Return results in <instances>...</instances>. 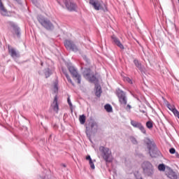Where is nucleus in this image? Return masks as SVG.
<instances>
[{
  "mask_svg": "<svg viewBox=\"0 0 179 179\" xmlns=\"http://www.w3.org/2000/svg\"><path fill=\"white\" fill-rule=\"evenodd\" d=\"M41 66H43V63H41Z\"/></svg>",
  "mask_w": 179,
  "mask_h": 179,
  "instance_id": "obj_40",
  "label": "nucleus"
},
{
  "mask_svg": "<svg viewBox=\"0 0 179 179\" xmlns=\"http://www.w3.org/2000/svg\"><path fill=\"white\" fill-rule=\"evenodd\" d=\"M111 38H112L113 43L116 45H117V47H119V48H121V50H124V45H122V43H121V41H120V39H118V38H117V36L113 35L111 36Z\"/></svg>",
  "mask_w": 179,
  "mask_h": 179,
  "instance_id": "obj_14",
  "label": "nucleus"
},
{
  "mask_svg": "<svg viewBox=\"0 0 179 179\" xmlns=\"http://www.w3.org/2000/svg\"><path fill=\"white\" fill-rule=\"evenodd\" d=\"M158 170L159 171H166V166H164V164H160L159 166H158Z\"/></svg>",
  "mask_w": 179,
  "mask_h": 179,
  "instance_id": "obj_27",
  "label": "nucleus"
},
{
  "mask_svg": "<svg viewBox=\"0 0 179 179\" xmlns=\"http://www.w3.org/2000/svg\"><path fill=\"white\" fill-rule=\"evenodd\" d=\"M132 107L131 106V105H127L126 107V110H127V111H129V110H131Z\"/></svg>",
  "mask_w": 179,
  "mask_h": 179,
  "instance_id": "obj_35",
  "label": "nucleus"
},
{
  "mask_svg": "<svg viewBox=\"0 0 179 179\" xmlns=\"http://www.w3.org/2000/svg\"><path fill=\"white\" fill-rule=\"evenodd\" d=\"M176 153V156H178V152H175Z\"/></svg>",
  "mask_w": 179,
  "mask_h": 179,
  "instance_id": "obj_39",
  "label": "nucleus"
},
{
  "mask_svg": "<svg viewBox=\"0 0 179 179\" xmlns=\"http://www.w3.org/2000/svg\"><path fill=\"white\" fill-rule=\"evenodd\" d=\"M67 103L69 105L70 107H72V102L71 101V97L69 96L67 99Z\"/></svg>",
  "mask_w": 179,
  "mask_h": 179,
  "instance_id": "obj_32",
  "label": "nucleus"
},
{
  "mask_svg": "<svg viewBox=\"0 0 179 179\" xmlns=\"http://www.w3.org/2000/svg\"><path fill=\"white\" fill-rule=\"evenodd\" d=\"M124 82H127L128 83H130V85H132V80L129 78V77H125L124 78Z\"/></svg>",
  "mask_w": 179,
  "mask_h": 179,
  "instance_id": "obj_31",
  "label": "nucleus"
},
{
  "mask_svg": "<svg viewBox=\"0 0 179 179\" xmlns=\"http://www.w3.org/2000/svg\"><path fill=\"white\" fill-rule=\"evenodd\" d=\"M68 69L72 76V78H73L75 80H77L78 85H80V83L82 82V76L78 72V69L73 66H69Z\"/></svg>",
  "mask_w": 179,
  "mask_h": 179,
  "instance_id": "obj_5",
  "label": "nucleus"
},
{
  "mask_svg": "<svg viewBox=\"0 0 179 179\" xmlns=\"http://www.w3.org/2000/svg\"><path fill=\"white\" fill-rule=\"evenodd\" d=\"M129 139L131 141V142L133 143L134 145H138V141L136 140V138L134 136H130Z\"/></svg>",
  "mask_w": 179,
  "mask_h": 179,
  "instance_id": "obj_28",
  "label": "nucleus"
},
{
  "mask_svg": "<svg viewBox=\"0 0 179 179\" xmlns=\"http://www.w3.org/2000/svg\"><path fill=\"white\" fill-rule=\"evenodd\" d=\"M99 152H101V156L106 163H111L113 162V155L110 148L101 146L99 147Z\"/></svg>",
  "mask_w": 179,
  "mask_h": 179,
  "instance_id": "obj_2",
  "label": "nucleus"
},
{
  "mask_svg": "<svg viewBox=\"0 0 179 179\" xmlns=\"http://www.w3.org/2000/svg\"><path fill=\"white\" fill-rule=\"evenodd\" d=\"M142 169L143 174L147 176V177H152V176L155 174V167H153V165L149 162H143L142 164Z\"/></svg>",
  "mask_w": 179,
  "mask_h": 179,
  "instance_id": "obj_3",
  "label": "nucleus"
},
{
  "mask_svg": "<svg viewBox=\"0 0 179 179\" xmlns=\"http://www.w3.org/2000/svg\"><path fill=\"white\" fill-rule=\"evenodd\" d=\"M41 24L43 27H45L46 30H52L54 29L52 23H41Z\"/></svg>",
  "mask_w": 179,
  "mask_h": 179,
  "instance_id": "obj_19",
  "label": "nucleus"
},
{
  "mask_svg": "<svg viewBox=\"0 0 179 179\" xmlns=\"http://www.w3.org/2000/svg\"><path fill=\"white\" fill-rule=\"evenodd\" d=\"M116 94L119 100L120 106L125 107L128 103V98L127 97V94L120 89L116 90Z\"/></svg>",
  "mask_w": 179,
  "mask_h": 179,
  "instance_id": "obj_4",
  "label": "nucleus"
},
{
  "mask_svg": "<svg viewBox=\"0 0 179 179\" xmlns=\"http://www.w3.org/2000/svg\"><path fill=\"white\" fill-rule=\"evenodd\" d=\"M104 108L107 113H111V111H113V107L110 104L105 105Z\"/></svg>",
  "mask_w": 179,
  "mask_h": 179,
  "instance_id": "obj_26",
  "label": "nucleus"
},
{
  "mask_svg": "<svg viewBox=\"0 0 179 179\" xmlns=\"http://www.w3.org/2000/svg\"><path fill=\"white\" fill-rule=\"evenodd\" d=\"M87 80H90L92 83H94V82H97V78H96L94 74H91Z\"/></svg>",
  "mask_w": 179,
  "mask_h": 179,
  "instance_id": "obj_23",
  "label": "nucleus"
},
{
  "mask_svg": "<svg viewBox=\"0 0 179 179\" xmlns=\"http://www.w3.org/2000/svg\"><path fill=\"white\" fill-rule=\"evenodd\" d=\"M38 20L39 23H47V21L43 20L41 17H38Z\"/></svg>",
  "mask_w": 179,
  "mask_h": 179,
  "instance_id": "obj_33",
  "label": "nucleus"
},
{
  "mask_svg": "<svg viewBox=\"0 0 179 179\" xmlns=\"http://www.w3.org/2000/svg\"><path fill=\"white\" fill-rule=\"evenodd\" d=\"M145 143L148 149L150 156L151 157H156L159 155V150L157 147H156V144L149 138L145 140Z\"/></svg>",
  "mask_w": 179,
  "mask_h": 179,
  "instance_id": "obj_1",
  "label": "nucleus"
},
{
  "mask_svg": "<svg viewBox=\"0 0 179 179\" xmlns=\"http://www.w3.org/2000/svg\"><path fill=\"white\" fill-rule=\"evenodd\" d=\"M169 152L171 153V155H174V153H176V149L175 148H171L169 150Z\"/></svg>",
  "mask_w": 179,
  "mask_h": 179,
  "instance_id": "obj_34",
  "label": "nucleus"
},
{
  "mask_svg": "<svg viewBox=\"0 0 179 179\" xmlns=\"http://www.w3.org/2000/svg\"><path fill=\"white\" fill-rule=\"evenodd\" d=\"M146 127L148 129H152L153 128V123L151 121H148L146 122Z\"/></svg>",
  "mask_w": 179,
  "mask_h": 179,
  "instance_id": "obj_29",
  "label": "nucleus"
},
{
  "mask_svg": "<svg viewBox=\"0 0 179 179\" xmlns=\"http://www.w3.org/2000/svg\"><path fill=\"white\" fill-rule=\"evenodd\" d=\"M44 73H45V78H50V76H51V75H52V72L48 68L45 69Z\"/></svg>",
  "mask_w": 179,
  "mask_h": 179,
  "instance_id": "obj_24",
  "label": "nucleus"
},
{
  "mask_svg": "<svg viewBox=\"0 0 179 179\" xmlns=\"http://www.w3.org/2000/svg\"><path fill=\"white\" fill-rule=\"evenodd\" d=\"M64 3H65L68 10H70L71 12L76 10V5L75 3L68 0H64Z\"/></svg>",
  "mask_w": 179,
  "mask_h": 179,
  "instance_id": "obj_10",
  "label": "nucleus"
},
{
  "mask_svg": "<svg viewBox=\"0 0 179 179\" xmlns=\"http://www.w3.org/2000/svg\"><path fill=\"white\" fill-rule=\"evenodd\" d=\"M135 176L136 179H143L141 176H136V174H135Z\"/></svg>",
  "mask_w": 179,
  "mask_h": 179,
  "instance_id": "obj_36",
  "label": "nucleus"
},
{
  "mask_svg": "<svg viewBox=\"0 0 179 179\" xmlns=\"http://www.w3.org/2000/svg\"><path fill=\"white\" fill-rule=\"evenodd\" d=\"M79 121H80V123L82 125H83V124H85V122H86V116H85V115H80Z\"/></svg>",
  "mask_w": 179,
  "mask_h": 179,
  "instance_id": "obj_25",
  "label": "nucleus"
},
{
  "mask_svg": "<svg viewBox=\"0 0 179 179\" xmlns=\"http://www.w3.org/2000/svg\"><path fill=\"white\" fill-rule=\"evenodd\" d=\"M131 125H132V127H134V128H138V129H140V131L143 134H146V129H145V127H143V125H142V123L136 122L135 120H131Z\"/></svg>",
  "mask_w": 179,
  "mask_h": 179,
  "instance_id": "obj_8",
  "label": "nucleus"
},
{
  "mask_svg": "<svg viewBox=\"0 0 179 179\" xmlns=\"http://www.w3.org/2000/svg\"><path fill=\"white\" fill-rule=\"evenodd\" d=\"M165 174L169 178L171 179H177L178 177L177 176V173L176 172L173 171V169L171 168H166L165 171Z\"/></svg>",
  "mask_w": 179,
  "mask_h": 179,
  "instance_id": "obj_11",
  "label": "nucleus"
},
{
  "mask_svg": "<svg viewBox=\"0 0 179 179\" xmlns=\"http://www.w3.org/2000/svg\"><path fill=\"white\" fill-rule=\"evenodd\" d=\"M64 45L66 50H71L73 52H78V51H79L78 46H76V45H75V43L71 41L66 40L64 41Z\"/></svg>",
  "mask_w": 179,
  "mask_h": 179,
  "instance_id": "obj_7",
  "label": "nucleus"
},
{
  "mask_svg": "<svg viewBox=\"0 0 179 179\" xmlns=\"http://www.w3.org/2000/svg\"><path fill=\"white\" fill-rule=\"evenodd\" d=\"M86 59V57H84Z\"/></svg>",
  "mask_w": 179,
  "mask_h": 179,
  "instance_id": "obj_41",
  "label": "nucleus"
},
{
  "mask_svg": "<svg viewBox=\"0 0 179 179\" xmlns=\"http://www.w3.org/2000/svg\"><path fill=\"white\" fill-rule=\"evenodd\" d=\"M52 107L55 113H58L59 107L58 106V98L57 97V96H55Z\"/></svg>",
  "mask_w": 179,
  "mask_h": 179,
  "instance_id": "obj_17",
  "label": "nucleus"
},
{
  "mask_svg": "<svg viewBox=\"0 0 179 179\" xmlns=\"http://www.w3.org/2000/svg\"><path fill=\"white\" fill-rule=\"evenodd\" d=\"M0 13L3 16H9V13L8 12V10L5 8L2 0H0Z\"/></svg>",
  "mask_w": 179,
  "mask_h": 179,
  "instance_id": "obj_13",
  "label": "nucleus"
},
{
  "mask_svg": "<svg viewBox=\"0 0 179 179\" xmlns=\"http://www.w3.org/2000/svg\"><path fill=\"white\" fill-rule=\"evenodd\" d=\"M11 27L13 34L17 35V37H20V28L15 24H12Z\"/></svg>",
  "mask_w": 179,
  "mask_h": 179,
  "instance_id": "obj_15",
  "label": "nucleus"
},
{
  "mask_svg": "<svg viewBox=\"0 0 179 179\" xmlns=\"http://www.w3.org/2000/svg\"><path fill=\"white\" fill-rule=\"evenodd\" d=\"M8 52L12 58H19V57H20L19 52L16 51L13 48H10L8 47Z\"/></svg>",
  "mask_w": 179,
  "mask_h": 179,
  "instance_id": "obj_12",
  "label": "nucleus"
},
{
  "mask_svg": "<svg viewBox=\"0 0 179 179\" xmlns=\"http://www.w3.org/2000/svg\"><path fill=\"white\" fill-rule=\"evenodd\" d=\"M61 166L64 167V169H65L66 167V164H61Z\"/></svg>",
  "mask_w": 179,
  "mask_h": 179,
  "instance_id": "obj_37",
  "label": "nucleus"
},
{
  "mask_svg": "<svg viewBox=\"0 0 179 179\" xmlns=\"http://www.w3.org/2000/svg\"><path fill=\"white\" fill-rule=\"evenodd\" d=\"M95 94L96 97H100V96H101V87L100 85H96Z\"/></svg>",
  "mask_w": 179,
  "mask_h": 179,
  "instance_id": "obj_20",
  "label": "nucleus"
},
{
  "mask_svg": "<svg viewBox=\"0 0 179 179\" xmlns=\"http://www.w3.org/2000/svg\"><path fill=\"white\" fill-rule=\"evenodd\" d=\"M134 64L135 66H136V68H138V69L139 71H141V72H145V66H143L142 65V64L141 62H139V60L134 59Z\"/></svg>",
  "mask_w": 179,
  "mask_h": 179,
  "instance_id": "obj_16",
  "label": "nucleus"
},
{
  "mask_svg": "<svg viewBox=\"0 0 179 179\" xmlns=\"http://www.w3.org/2000/svg\"><path fill=\"white\" fill-rule=\"evenodd\" d=\"M141 113H143V114H145L146 113V111L145 110H141Z\"/></svg>",
  "mask_w": 179,
  "mask_h": 179,
  "instance_id": "obj_38",
  "label": "nucleus"
},
{
  "mask_svg": "<svg viewBox=\"0 0 179 179\" xmlns=\"http://www.w3.org/2000/svg\"><path fill=\"white\" fill-rule=\"evenodd\" d=\"M92 70L89 68L85 69L83 72V77L87 80L92 76Z\"/></svg>",
  "mask_w": 179,
  "mask_h": 179,
  "instance_id": "obj_18",
  "label": "nucleus"
},
{
  "mask_svg": "<svg viewBox=\"0 0 179 179\" xmlns=\"http://www.w3.org/2000/svg\"><path fill=\"white\" fill-rule=\"evenodd\" d=\"M64 74L65 75V76L68 80V83H71L72 85V86H75V83H73V81H72V79H71V77L69 76L68 73H66V71H64Z\"/></svg>",
  "mask_w": 179,
  "mask_h": 179,
  "instance_id": "obj_22",
  "label": "nucleus"
},
{
  "mask_svg": "<svg viewBox=\"0 0 179 179\" xmlns=\"http://www.w3.org/2000/svg\"><path fill=\"white\" fill-rule=\"evenodd\" d=\"M90 5H92L93 6L94 9L95 10H100L101 9V3H103V1H100L99 0H90L89 1Z\"/></svg>",
  "mask_w": 179,
  "mask_h": 179,
  "instance_id": "obj_9",
  "label": "nucleus"
},
{
  "mask_svg": "<svg viewBox=\"0 0 179 179\" xmlns=\"http://www.w3.org/2000/svg\"><path fill=\"white\" fill-rule=\"evenodd\" d=\"M98 130L99 124L97 122H96V121L91 120L86 127L87 136H90V134H92V132H97Z\"/></svg>",
  "mask_w": 179,
  "mask_h": 179,
  "instance_id": "obj_6",
  "label": "nucleus"
},
{
  "mask_svg": "<svg viewBox=\"0 0 179 179\" xmlns=\"http://www.w3.org/2000/svg\"><path fill=\"white\" fill-rule=\"evenodd\" d=\"M53 92L54 93H58V83L57 82L54 83Z\"/></svg>",
  "mask_w": 179,
  "mask_h": 179,
  "instance_id": "obj_30",
  "label": "nucleus"
},
{
  "mask_svg": "<svg viewBox=\"0 0 179 179\" xmlns=\"http://www.w3.org/2000/svg\"><path fill=\"white\" fill-rule=\"evenodd\" d=\"M86 160H89L91 169H92V170H94V164L93 163V160H92V157H90V155L86 157Z\"/></svg>",
  "mask_w": 179,
  "mask_h": 179,
  "instance_id": "obj_21",
  "label": "nucleus"
}]
</instances>
